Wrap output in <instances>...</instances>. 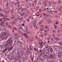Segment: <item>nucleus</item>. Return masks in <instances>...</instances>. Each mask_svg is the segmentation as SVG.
I'll list each match as a JSON object with an SVG mask.
<instances>
[{
    "mask_svg": "<svg viewBox=\"0 0 62 62\" xmlns=\"http://www.w3.org/2000/svg\"><path fill=\"white\" fill-rule=\"evenodd\" d=\"M13 46L10 47L9 48L8 50V51H10L12 50V49H13Z\"/></svg>",
    "mask_w": 62,
    "mask_h": 62,
    "instance_id": "obj_11",
    "label": "nucleus"
},
{
    "mask_svg": "<svg viewBox=\"0 0 62 62\" xmlns=\"http://www.w3.org/2000/svg\"><path fill=\"white\" fill-rule=\"evenodd\" d=\"M23 51H25V48L23 47Z\"/></svg>",
    "mask_w": 62,
    "mask_h": 62,
    "instance_id": "obj_41",
    "label": "nucleus"
},
{
    "mask_svg": "<svg viewBox=\"0 0 62 62\" xmlns=\"http://www.w3.org/2000/svg\"><path fill=\"white\" fill-rule=\"evenodd\" d=\"M60 50V52L61 53H62V48H61Z\"/></svg>",
    "mask_w": 62,
    "mask_h": 62,
    "instance_id": "obj_35",
    "label": "nucleus"
},
{
    "mask_svg": "<svg viewBox=\"0 0 62 62\" xmlns=\"http://www.w3.org/2000/svg\"><path fill=\"white\" fill-rule=\"evenodd\" d=\"M16 4L18 5L19 4H20V2H19V1H18L17 2Z\"/></svg>",
    "mask_w": 62,
    "mask_h": 62,
    "instance_id": "obj_45",
    "label": "nucleus"
},
{
    "mask_svg": "<svg viewBox=\"0 0 62 62\" xmlns=\"http://www.w3.org/2000/svg\"><path fill=\"white\" fill-rule=\"evenodd\" d=\"M40 36L41 37H43V36L42 34Z\"/></svg>",
    "mask_w": 62,
    "mask_h": 62,
    "instance_id": "obj_47",
    "label": "nucleus"
},
{
    "mask_svg": "<svg viewBox=\"0 0 62 62\" xmlns=\"http://www.w3.org/2000/svg\"><path fill=\"white\" fill-rule=\"evenodd\" d=\"M56 40H59V39L57 38H56Z\"/></svg>",
    "mask_w": 62,
    "mask_h": 62,
    "instance_id": "obj_54",
    "label": "nucleus"
},
{
    "mask_svg": "<svg viewBox=\"0 0 62 62\" xmlns=\"http://www.w3.org/2000/svg\"><path fill=\"white\" fill-rule=\"evenodd\" d=\"M54 29H56L57 28V27L56 26V25H54Z\"/></svg>",
    "mask_w": 62,
    "mask_h": 62,
    "instance_id": "obj_22",
    "label": "nucleus"
},
{
    "mask_svg": "<svg viewBox=\"0 0 62 62\" xmlns=\"http://www.w3.org/2000/svg\"><path fill=\"white\" fill-rule=\"evenodd\" d=\"M39 30L40 31H43V29L42 28H40L39 29Z\"/></svg>",
    "mask_w": 62,
    "mask_h": 62,
    "instance_id": "obj_26",
    "label": "nucleus"
},
{
    "mask_svg": "<svg viewBox=\"0 0 62 62\" xmlns=\"http://www.w3.org/2000/svg\"><path fill=\"white\" fill-rule=\"evenodd\" d=\"M15 39H16V40H18V37H14Z\"/></svg>",
    "mask_w": 62,
    "mask_h": 62,
    "instance_id": "obj_29",
    "label": "nucleus"
},
{
    "mask_svg": "<svg viewBox=\"0 0 62 62\" xmlns=\"http://www.w3.org/2000/svg\"><path fill=\"white\" fill-rule=\"evenodd\" d=\"M7 35L8 36L9 38H11L12 37V34L10 33H8L7 34Z\"/></svg>",
    "mask_w": 62,
    "mask_h": 62,
    "instance_id": "obj_8",
    "label": "nucleus"
},
{
    "mask_svg": "<svg viewBox=\"0 0 62 62\" xmlns=\"http://www.w3.org/2000/svg\"><path fill=\"white\" fill-rule=\"evenodd\" d=\"M29 50H30V51H32V50H33V49L32 48H31L30 47H29Z\"/></svg>",
    "mask_w": 62,
    "mask_h": 62,
    "instance_id": "obj_24",
    "label": "nucleus"
},
{
    "mask_svg": "<svg viewBox=\"0 0 62 62\" xmlns=\"http://www.w3.org/2000/svg\"><path fill=\"white\" fill-rule=\"evenodd\" d=\"M34 50L35 51H36V52H37V51H38V49H37L36 48L34 47Z\"/></svg>",
    "mask_w": 62,
    "mask_h": 62,
    "instance_id": "obj_18",
    "label": "nucleus"
},
{
    "mask_svg": "<svg viewBox=\"0 0 62 62\" xmlns=\"http://www.w3.org/2000/svg\"><path fill=\"white\" fill-rule=\"evenodd\" d=\"M6 25H8V24L7 23H6Z\"/></svg>",
    "mask_w": 62,
    "mask_h": 62,
    "instance_id": "obj_56",
    "label": "nucleus"
},
{
    "mask_svg": "<svg viewBox=\"0 0 62 62\" xmlns=\"http://www.w3.org/2000/svg\"><path fill=\"white\" fill-rule=\"evenodd\" d=\"M26 53L27 54H29L28 52V51H26Z\"/></svg>",
    "mask_w": 62,
    "mask_h": 62,
    "instance_id": "obj_43",
    "label": "nucleus"
},
{
    "mask_svg": "<svg viewBox=\"0 0 62 62\" xmlns=\"http://www.w3.org/2000/svg\"><path fill=\"white\" fill-rule=\"evenodd\" d=\"M61 8H62V7L61 6L60 8H59V10H60L61 9Z\"/></svg>",
    "mask_w": 62,
    "mask_h": 62,
    "instance_id": "obj_27",
    "label": "nucleus"
},
{
    "mask_svg": "<svg viewBox=\"0 0 62 62\" xmlns=\"http://www.w3.org/2000/svg\"><path fill=\"white\" fill-rule=\"evenodd\" d=\"M51 22H52V21H51V20H49L48 22V23H51Z\"/></svg>",
    "mask_w": 62,
    "mask_h": 62,
    "instance_id": "obj_53",
    "label": "nucleus"
},
{
    "mask_svg": "<svg viewBox=\"0 0 62 62\" xmlns=\"http://www.w3.org/2000/svg\"><path fill=\"white\" fill-rule=\"evenodd\" d=\"M24 14H25V13H24V12H23L22 13V15L23 16L24 15Z\"/></svg>",
    "mask_w": 62,
    "mask_h": 62,
    "instance_id": "obj_51",
    "label": "nucleus"
},
{
    "mask_svg": "<svg viewBox=\"0 0 62 62\" xmlns=\"http://www.w3.org/2000/svg\"><path fill=\"white\" fill-rule=\"evenodd\" d=\"M44 32H46V33H47V31L46 30H44Z\"/></svg>",
    "mask_w": 62,
    "mask_h": 62,
    "instance_id": "obj_57",
    "label": "nucleus"
},
{
    "mask_svg": "<svg viewBox=\"0 0 62 62\" xmlns=\"http://www.w3.org/2000/svg\"><path fill=\"white\" fill-rule=\"evenodd\" d=\"M2 32H3V33H6L7 34L8 32L6 31V30L5 29H4L2 31Z\"/></svg>",
    "mask_w": 62,
    "mask_h": 62,
    "instance_id": "obj_9",
    "label": "nucleus"
},
{
    "mask_svg": "<svg viewBox=\"0 0 62 62\" xmlns=\"http://www.w3.org/2000/svg\"><path fill=\"white\" fill-rule=\"evenodd\" d=\"M0 15H1V16H2V17H4V16H3V14L1 13H0Z\"/></svg>",
    "mask_w": 62,
    "mask_h": 62,
    "instance_id": "obj_33",
    "label": "nucleus"
},
{
    "mask_svg": "<svg viewBox=\"0 0 62 62\" xmlns=\"http://www.w3.org/2000/svg\"><path fill=\"white\" fill-rule=\"evenodd\" d=\"M25 11L26 12H27V11H29V10L28 9H27L25 10Z\"/></svg>",
    "mask_w": 62,
    "mask_h": 62,
    "instance_id": "obj_31",
    "label": "nucleus"
},
{
    "mask_svg": "<svg viewBox=\"0 0 62 62\" xmlns=\"http://www.w3.org/2000/svg\"><path fill=\"white\" fill-rule=\"evenodd\" d=\"M56 24H58V22H56Z\"/></svg>",
    "mask_w": 62,
    "mask_h": 62,
    "instance_id": "obj_60",
    "label": "nucleus"
},
{
    "mask_svg": "<svg viewBox=\"0 0 62 62\" xmlns=\"http://www.w3.org/2000/svg\"><path fill=\"white\" fill-rule=\"evenodd\" d=\"M39 5H41V3H39L38 4Z\"/></svg>",
    "mask_w": 62,
    "mask_h": 62,
    "instance_id": "obj_63",
    "label": "nucleus"
},
{
    "mask_svg": "<svg viewBox=\"0 0 62 62\" xmlns=\"http://www.w3.org/2000/svg\"><path fill=\"white\" fill-rule=\"evenodd\" d=\"M22 55L23 57V60H24V61L26 60L27 58L25 53H23Z\"/></svg>",
    "mask_w": 62,
    "mask_h": 62,
    "instance_id": "obj_2",
    "label": "nucleus"
},
{
    "mask_svg": "<svg viewBox=\"0 0 62 62\" xmlns=\"http://www.w3.org/2000/svg\"><path fill=\"white\" fill-rule=\"evenodd\" d=\"M49 49L51 53H53V48L51 47H49Z\"/></svg>",
    "mask_w": 62,
    "mask_h": 62,
    "instance_id": "obj_5",
    "label": "nucleus"
},
{
    "mask_svg": "<svg viewBox=\"0 0 62 62\" xmlns=\"http://www.w3.org/2000/svg\"><path fill=\"white\" fill-rule=\"evenodd\" d=\"M11 40V38H9V39H8V40H7V41H6V42L7 43V42H9Z\"/></svg>",
    "mask_w": 62,
    "mask_h": 62,
    "instance_id": "obj_16",
    "label": "nucleus"
},
{
    "mask_svg": "<svg viewBox=\"0 0 62 62\" xmlns=\"http://www.w3.org/2000/svg\"><path fill=\"white\" fill-rule=\"evenodd\" d=\"M34 57H32V59H31V60L32 61H33L34 60Z\"/></svg>",
    "mask_w": 62,
    "mask_h": 62,
    "instance_id": "obj_28",
    "label": "nucleus"
},
{
    "mask_svg": "<svg viewBox=\"0 0 62 62\" xmlns=\"http://www.w3.org/2000/svg\"><path fill=\"white\" fill-rule=\"evenodd\" d=\"M18 50H15L12 54L13 56H15L18 54Z\"/></svg>",
    "mask_w": 62,
    "mask_h": 62,
    "instance_id": "obj_1",
    "label": "nucleus"
},
{
    "mask_svg": "<svg viewBox=\"0 0 62 62\" xmlns=\"http://www.w3.org/2000/svg\"><path fill=\"white\" fill-rule=\"evenodd\" d=\"M8 59H11L10 58L11 57V56H8Z\"/></svg>",
    "mask_w": 62,
    "mask_h": 62,
    "instance_id": "obj_23",
    "label": "nucleus"
},
{
    "mask_svg": "<svg viewBox=\"0 0 62 62\" xmlns=\"http://www.w3.org/2000/svg\"><path fill=\"white\" fill-rule=\"evenodd\" d=\"M5 55V56H8V55H9V54H8V52H7L6 53Z\"/></svg>",
    "mask_w": 62,
    "mask_h": 62,
    "instance_id": "obj_17",
    "label": "nucleus"
},
{
    "mask_svg": "<svg viewBox=\"0 0 62 62\" xmlns=\"http://www.w3.org/2000/svg\"><path fill=\"white\" fill-rule=\"evenodd\" d=\"M31 41H33V39L32 38H31Z\"/></svg>",
    "mask_w": 62,
    "mask_h": 62,
    "instance_id": "obj_37",
    "label": "nucleus"
},
{
    "mask_svg": "<svg viewBox=\"0 0 62 62\" xmlns=\"http://www.w3.org/2000/svg\"><path fill=\"white\" fill-rule=\"evenodd\" d=\"M60 45L62 46V43L61 42H60Z\"/></svg>",
    "mask_w": 62,
    "mask_h": 62,
    "instance_id": "obj_58",
    "label": "nucleus"
},
{
    "mask_svg": "<svg viewBox=\"0 0 62 62\" xmlns=\"http://www.w3.org/2000/svg\"><path fill=\"white\" fill-rule=\"evenodd\" d=\"M53 14V13L52 12H50L49 13V14Z\"/></svg>",
    "mask_w": 62,
    "mask_h": 62,
    "instance_id": "obj_59",
    "label": "nucleus"
},
{
    "mask_svg": "<svg viewBox=\"0 0 62 62\" xmlns=\"http://www.w3.org/2000/svg\"><path fill=\"white\" fill-rule=\"evenodd\" d=\"M36 23H34V26H35L36 25Z\"/></svg>",
    "mask_w": 62,
    "mask_h": 62,
    "instance_id": "obj_34",
    "label": "nucleus"
},
{
    "mask_svg": "<svg viewBox=\"0 0 62 62\" xmlns=\"http://www.w3.org/2000/svg\"><path fill=\"white\" fill-rule=\"evenodd\" d=\"M45 53L47 54H50V51L49 48L45 50Z\"/></svg>",
    "mask_w": 62,
    "mask_h": 62,
    "instance_id": "obj_3",
    "label": "nucleus"
},
{
    "mask_svg": "<svg viewBox=\"0 0 62 62\" xmlns=\"http://www.w3.org/2000/svg\"><path fill=\"white\" fill-rule=\"evenodd\" d=\"M8 37L6 36L5 38V39L6 40V39H8Z\"/></svg>",
    "mask_w": 62,
    "mask_h": 62,
    "instance_id": "obj_36",
    "label": "nucleus"
},
{
    "mask_svg": "<svg viewBox=\"0 0 62 62\" xmlns=\"http://www.w3.org/2000/svg\"><path fill=\"white\" fill-rule=\"evenodd\" d=\"M17 43H20V42H19V41H18L17 42Z\"/></svg>",
    "mask_w": 62,
    "mask_h": 62,
    "instance_id": "obj_62",
    "label": "nucleus"
},
{
    "mask_svg": "<svg viewBox=\"0 0 62 62\" xmlns=\"http://www.w3.org/2000/svg\"><path fill=\"white\" fill-rule=\"evenodd\" d=\"M20 57V55H17L16 57V59L18 60Z\"/></svg>",
    "mask_w": 62,
    "mask_h": 62,
    "instance_id": "obj_14",
    "label": "nucleus"
},
{
    "mask_svg": "<svg viewBox=\"0 0 62 62\" xmlns=\"http://www.w3.org/2000/svg\"><path fill=\"white\" fill-rule=\"evenodd\" d=\"M11 45V43H9L8 45V46H10Z\"/></svg>",
    "mask_w": 62,
    "mask_h": 62,
    "instance_id": "obj_19",
    "label": "nucleus"
},
{
    "mask_svg": "<svg viewBox=\"0 0 62 62\" xmlns=\"http://www.w3.org/2000/svg\"><path fill=\"white\" fill-rule=\"evenodd\" d=\"M1 23H4V21H2L1 22Z\"/></svg>",
    "mask_w": 62,
    "mask_h": 62,
    "instance_id": "obj_49",
    "label": "nucleus"
},
{
    "mask_svg": "<svg viewBox=\"0 0 62 62\" xmlns=\"http://www.w3.org/2000/svg\"><path fill=\"white\" fill-rule=\"evenodd\" d=\"M9 43V42H8L7 43V44H6V46H7V45H8V46Z\"/></svg>",
    "mask_w": 62,
    "mask_h": 62,
    "instance_id": "obj_44",
    "label": "nucleus"
},
{
    "mask_svg": "<svg viewBox=\"0 0 62 62\" xmlns=\"http://www.w3.org/2000/svg\"><path fill=\"white\" fill-rule=\"evenodd\" d=\"M12 19H14V18H15V17L14 16H12Z\"/></svg>",
    "mask_w": 62,
    "mask_h": 62,
    "instance_id": "obj_52",
    "label": "nucleus"
},
{
    "mask_svg": "<svg viewBox=\"0 0 62 62\" xmlns=\"http://www.w3.org/2000/svg\"><path fill=\"white\" fill-rule=\"evenodd\" d=\"M7 51V49L5 48L4 50L2 51V54H4L5 53H6V52Z\"/></svg>",
    "mask_w": 62,
    "mask_h": 62,
    "instance_id": "obj_7",
    "label": "nucleus"
},
{
    "mask_svg": "<svg viewBox=\"0 0 62 62\" xmlns=\"http://www.w3.org/2000/svg\"><path fill=\"white\" fill-rule=\"evenodd\" d=\"M44 58L46 59H48V56L46 54H44Z\"/></svg>",
    "mask_w": 62,
    "mask_h": 62,
    "instance_id": "obj_10",
    "label": "nucleus"
},
{
    "mask_svg": "<svg viewBox=\"0 0 62 62\" xmlns=\"http://www.w3.org/2000/svg\"><path fill=\"white\" fill-rule=\"evenodd\" d=\"M12 24H14V23H15V22H14V21H13L12 22Z\"/></svg>",
    "mask_w": 62,
    "mask_h": 62,
    "instance_id": "obj_38",
    "label": "nucleus"
},
{
    "mask_svg": "<svg viewBox=\"0 0 62 62\" xmlns=\"http://www.w3.org/2000/svg\"><path fill=\"white\" fill-rule=\"evenodd\" d=\"M13 13V10H12L11 11V14H12Z\"/></svg>",
    "mask_w": 62,
    "mask_h": 62,
    "instance_id": "obj_46",
    "label": "nucleus"
},
{
    "mask_svg": "<svg viewBox=\"0 0 62 62\" xmlns=\"http://www.w3.org/2000/svg\"><path fill=\"white\" fill-rule=\"evenodd\" d=\"M17 10H19V8L17 7Z\"/></svg>",
    "mask_w": 62,
    "mask_h": 62,
    "instance_id": "obj_55",
    "label": "nucleus"
},
{
    "mask_svg": "<svg viewBox=\"0 0 62 62\" xmlns=\"http://www.w3.org/2000/svg\"><path fill=\"white\" fill-rule=\"evenodd\" d=\"M0 10V11H1V12H3V9H1Z\"/></svg>",
    "mask_w": 62,
    "mask_h": 62,
    "instance_id": "obj_42",
    "label": "nucleus"
},
{
    "mask_svg": "<svg viewBox=\"0 0 62 62\" xmlns=\"http://www.w3.org/2000/svg\"><path fill=\"white\" fill-rule=\"evenodd\" d=\"M3 27L4 28H5V29H6V28H7V27L5 26H3Z\"/></svg>",
    "mask_w": 62,
    "mask_h": 62,
    "instance_id": "obj_30",
    "label": "nucleus"
},
{
    "mask_svg": "<svg viewBox=\"0 0 62 62\" xmlns=\"http://www.w3.org/2000/svg\"><path fill=\"white\" fill-rule=\"evenodd\" d=\"M54 54H51L50 55L49 58L50 59H53L54 58Z\"/></svg>",
    "mask_w": 62,
    "mask_h": 62,
    "instance_id": "obj_4",
    "label": "nucleus"
},
{
    "mask_svg": "<svg viewBox=\"0 0 62 62\" xmlns=\"http://www.w3.org/2000/svg\"><path fill=\"white\" fill-rule=\"evenodd\" d=\"M11 59H10L11 60L13 59V57L11 56V57L10 58Z\"/></svg>",
    "mask_w": 62,
    "mask_h": 62,
    "instance_id": "obj_40",
    "label": "nucleus"
},
{
    "mask_svg": "<svg viewBox=\"0 0 62 62\" xmlns=\"http://www.w3.org/2000/svg\"><path fill=\"white\" fill-rule=\"evenodd\" d=\"M22 53H23V51H20L18 53L19 54H21Z\"/></svg>",
    "mask_w": 62,
    "mask_h": 62,
    "instance_id": "obj_13",
    "label": "nucleus"
},
{
    "mask_svg": "<svg viewBox=\"0 0 62 62\" xmlns=\"http://www.w3.org/2000/svg\"><path fill=\"white\" fill-rule=\"evenodd\" d=\"M62 55V53L60 52H59L58 54V56L59 57H60Z\"/></svg>",
    "mask_w": 62,
    "mask_h": 62,
    "instance_id": "obj_6",
    "label": "nucleus"
},
{
    "mask_svg": "<svg viewBox=\"0 0 62 62\" xmlns=\"http://www.w3.org/2000/svg\"><path fill=\"white\" fill-rule=\"evenodd\" d=\"M6 46V45H4L3 46V48H5Z\"/></svg>",
    "mask_w": 62,
    "mask_h": 62,
    "instance_id": "obj_39",
    "label": "nucleus"
},
{
    "mask_svg": "<svg viewBox=\"0 0 62 62\" xmlns=\"http://www.w3.org/2000/svg\"><path fill=\"white\" fill-rule=\"evenodd\" d=\"M39 46H40V47H42L43 46V45H42V44H39Z\"/></svg>",
    "mask_w": 62,
    "mask_h": 62,
    "instance_id": "obj_15",
    "label": "nucleus"
},
{
    "mask_svg": "<svg viewBox=\"0 0 62 62\" xmlns=\"http://www.w3.org/2000/svg\"><path fill=\"white\" fill-rule=\"evenodd\" d=\"M26 29L27 31L28 30V26H26Z\"/></svg>",
    "mask_w": 62,
    "mask_h": 62,
    "instance_id": "obj_20",
    "label": "nucleus"
},
{
    "mask_svg": "<svg viewBox=\"0 0 62 62\" xmlns=\"http://www.w3.org/2000/svg\"><path fill=\"white\" fill-rule=\"evenodd\" d=\"M9 5V3H8V2H7L6 4V6L7 7H8V5Z\"/></svg>",
    "mask_w": 62,
    "mask_h": 62,
    "instance_id": "obj_21",
    "label": "nucleus"
},
{
    "mask_svg": "<svg viewBox=\"0 0 62 62\" xmlns=\"http://www.w3.org/2000/svg\"><path fill=\"white\" fill-rule=\"evenodd\" d=\"M26 8H27L28 9V8H29V6L28 5H26Z\"/></svg>",
    "mask_w": 62,
    "mask_h": 62,
    "instance_id": "obj_32",
    "label": "nucleus"
},
{
    "mask_svg": "<svg viewBox=\"0 0 62 62\" xmlns=\"http://www.w3.org/2000/svg\"><path fill=\"white\" fill-rule=\"evenodd\" d=\"M19 29H22V28L21 27H19Z\"/></svg>",
    "mask_w": 62,
    "mask_h": 62,
    "instance_id": "obj_61",
    "label": "nucleus"
},
{
    "mask_svg": "<svg viewBox=\"0 0 62 62\" xmlns=\"http://www.w3.org/2000/svg\"><path fill=\"white\" fill-rule=\"evenodd\" d=\"M2 50V47L1 46H0V52H1Z\"/></svg>",
    "mask_w": 62,
    "mask_h": 62,
    "instance_id": "obj_25",
    "label": "nucleus"
},
{
    "mask_svg": "<svg viewBox=\"0 0 62 62\" xmlns=\"http://www.w3.org/2000/svg\"><path fill=\"white\" fill-rule=\"evenodd\" d=\"M22 36H24L25 37H26L28 35L27 34H26L25 33H24V34H22Z\"/></svg>",
    "mask_w": 62,
    "mask_h": 62,
    "instance_id": "obj_12",
    "label": "nucleus"
},
{
    "mask_svg": "<svg viewBox=\"0 0 62 62\" xmlns=\"http://www.w3.org/2000/svg\"><path fill=\"white\" fill-rule=\"evenodd\" d=\"M53 32H54V33H56V31H55L54 30H53Z\"/></svg>",
    "mask_w": 62,
    "mask_h": 62,
    "instance_id": "obj_48",
    "label": "nucleus"
},
{
    "mask_svg": "<svg viewBox=\"0 0 62 62\" xmlns=\"http://www.w3.org/2000/svg\"><path fill=\"white\" fill-rule=\"evenodd\" d=\"M26 38H27V39H29V37L28 36H27L26 37Z\"/></svg>",
    "mask_w": 62,
    "mask_h": 62,
    "instance_id": "obj_50",
    "label": "nucleus"
},
{
    "mask_svg": "<svg viewBox=\"0 0 62 62\" xmlns=\"http://www.w3.org/2000/svg\"><path fill=\"white\" fill-rule=\"evenodd\" d=\"M61 3V1H59L58 2L59 4H60Z\"/></svg>",
    "mask_w": 62,
    "mask_h": 62,
    "instance_id": "obj_64",
    "label": "nucleus"
}]
</instances>
